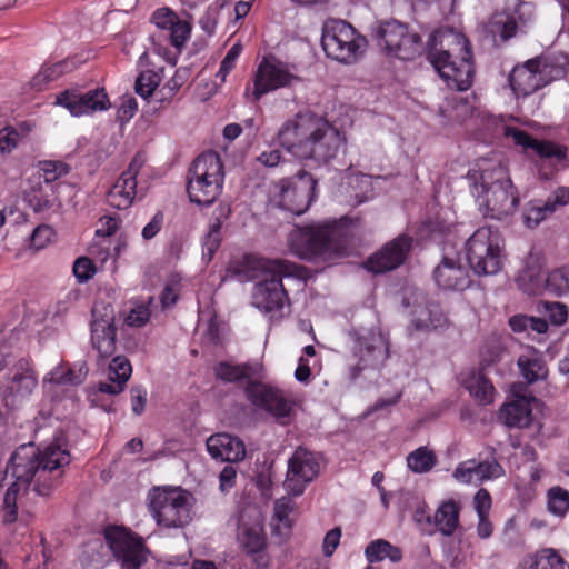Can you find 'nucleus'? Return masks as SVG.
<instances>
[{"label":"nucleus","mask_w":569,"mask_h":569,"mask_svg":"<svg viewBox=\"0 0 569 569\" xmlns=\"http://www.w3.org/2000/svg\"><path fill=\"white\" fill-rule=\"evenodd\" d=\"M536 21V6L525 0H508L502 10L492 14L491 30L505 41L526 33Z\"/></svg>","instance_id":"4468645a"},{"label":"nucleus","mask_w":569,"mask_h":569,"mask_svg":"<svg viewBox=\"0 0 569 569\" xmlns=\"http://www.w3.org/2000/svg\"><path fill=\"white\" fill-rule=\"evenodd\" d=\"M551 213L553 212L546 201L541 204H531L523 214L525 223L529 228H535Z\"/></svg>","instance_id":"bf43d9fd"},{"label":"nucleus","mask_w":569,"mask_h":569,"mask_svg":"<svg viewBox=\"0 0 569 569\" xmlns=\"http://www.w3.org/2000/svg\"><path fill=\"white\" fill-rule=\"evenodd\" d=\"M84 377L86 372L82 368L76 372L74 369H66L63 366H57L43 378V386H77L83 381Z\"/></svg>","instance_id":"49530a36"},{"label":"nucleus","mask_w":569,"mask_h":569,"mask_svg":"<svg viewBox=\"0 0 569 569\" xmlns=\"http://www.w3.org/2000/svg\"><path fill=\"white\" fill-rule=\"evenodd\" d=\"M69 166L62 161H41L39 168L29 179L38 180L41 183H48L58 190V183L56 182L59 178L69 173Z\"/></svg>","instance_id":"37998d69"},{"label":"nucleus","mask_w":569,"mask_h":569,"mask_svg":"<svg viewBox=\"0 0 569 569\" xmlns=\"http://www.w3.org/2000/svg\"><path fill=\"white\" fill-rule=\"evenodd\" d=\"M467 180L483 217L502 220L516 212L518 191L500 160L480 159L468 171Z\"/></svg>","instance_id":"f03ea898"},{"label":"nucleus","mask_w":569,"mask_h":569,"mask_svg":"<svg viewBox=\"0 0 569 569\" xmlns=\"http://www.w3.org/2000/svg\"><path fill=\"white\" fill-rule=\"evenodd\" d=\"M38 385L30 362H20L18 371L0 385V396L7 408H14L24 401Z\"/></svg>","instance_id":"aec40b11"},{"label":"nucleus","mask_w":569,"mask_h":569,"mask_svg":"<svg viewBox=\"0 0 569 569\" xmlns=\"http://www.w3.org/2000/svg\"><path fill=\"white\" fill-rule=\"evenodd\" d=\"M242 51L240 43H234L227 52L226 57L220 63V68L216 73V77L224 82L230 71L236 67V62Z\"/></svg>","instance_id":"052dcab7"},{"label":"nucleus","mask_w":569,"mask_h":569,"mask_svg":"<svg viewBox=\"0 0 569 569\" xmlns=\"http://www.w3.org/2000/svg\"><path fill=\"white\" fill-rule=\"evenodd\" d=\"M463 385L479 402L487 405L493 401L495 388L483 375L471 372L465 379Z\"/></svg>","instance_id":"79ce46f5"},{"label":"nucleus","mask_w":569,"mask_h":569,"mask_svg":"<svg viewBox=\"0 0 569 569\" xmlns=\"http://www.w3.org/2000/svg\"><path fill=\"white\" fill-rule=\"evenodd\" d=\"M237 537L248 553H257L264 548L263 519L256 506L244 507L240 511Z\"/></svg>","instance_id":"5701e85b"},{"label":"nucleus","mask_w":569,"mask_h":569,"mask_svg":"<svg viewBox=\"0 0 569 569\" xmlns=\"http://www.w3.org/2000/svg\"><path fill=\"white\" fill-rule=\"evenodd\" d=\"M320 465L313 452L299 447L288 460L283 487L291 496H300L319 475Z\"/></svg>","instance_id":"a211bd4d"},{"label":"nucleus","mask_w":569,"mask_h":569,"mask_svg":"<svg viewBox=\"0 0 569 569\" xmlns=\"http://www.w3.org/2000/svg\"><path fill=\"white\" fill-rule=\"evenodd\" d=\"M478 483L492 481L505 476V469L497 460V450L489 446L477 459Z\"/></svg>","instance_id":"4c0bfd02"},{"label":"nucleus","mask_w":569,"mask_h":569,"mask_svg":"<svg viewBox=\"0 0 569 569\" xmlns=\"http://www.w3.org/2000/svg\"><path fill=\"white\" fill-rule=\"evenodd\" d=\"M531 400L532 398L526 396L516 397L513 401L502 406L499 420L507 427H528L531 421Z\"/></svg>","instance_id":"f704fd0d"},{"label":"nucleus","mask_w":569,"mask_h":569,"mask_svg":"<svg viewBox=\"0 0 569 569\" xmlns=\"http://www.w3.org/2000/svg\"><path fill=\"white\" fill-rule=\"evenodd\" d=\"M71 70V62L63 60L54 63H44L40 71L32 78L31 87L41 91L49 82L57 80L63 73Z\"/></svg>","instance_id":"c03bdc74"},{"label":"nucleus","mask_w":569,"mask_h":569,"mask_svg":"<svg viewBox=\"0 0 569 569\" xmlns=\"http://www.w3.org/2000/svg\"><path fill=\"white\" fill-rule=\"evenodd\" d=\"M538 62L530 59L521 66H516L510 72L509 84L517 97H527L545 87L537 70Z\"/></svg>","instance_id":"c756f323"},{"label":"nucleus","mask_w":569,"mask_h":569,"mask_svg":"<svg viewBox=\"0 0 569 569\" xmlns=\"http://www.w3.org/2000/svg\"><path fill=\"white\" fill-rule=\"evenodd\" d=\"M447 321V317L438 303L427 300L422 295L415 298L409 330L429 331L445 327Z\"/></svg>","instance_id":"bb28decb"},{"label":"nucleus","mask_w":569,"mask_h":569,"mask_svg":"<svg viewBox=\"0 0 569 569\" xmlns=\"http://www.w3.org/2000/svg\"><path fill=\"white\" fill-rule=\"evenodd\" d=\"M56 232L48 224L38 226L30 236V246L34 250H41L53 241Z\"/></svg>","instance_id":"13d9d810"},{"label":"nucleus","mask_w":569,"mask_h":569,"mask_svg":"<svg viewBox=\"0 0 569 569\" xmlns=\"http://www.w3.org/2000/svg\"><path fill=\"white\" fill-rule=\"evenodd\" d=\"M54 103L67 109L72 117L92 116L111 108L110 99L103 88L66 89L56 96Z\"/></svg>","instance_id":"dca6fc26"},{"label":"nucleus","mask_w":569,"mask_h":569,"mask_svg":"<svg viewBox=\"0 0 569 569\" xmlns=\"http://www.w3.org/2000/svg\"><path fill=\"white\" fill-rule=\"evenodd\" d=\"M132 367L123 356L114 357L108 368V380L100 382L98 390L102 393L119 395L124 390L126 383L131 377Z\"/></svg>","instance_id":"72a5a7b5"},{"label":"nucleus","mask_w":569,"mask_h":569,"mask_svg":"<svg viewBox=\"0 0 569 569\" xmlns=\"http://www.w3.org/2000/svg\"><path fill=\"white\" fill-rule=\"evenodd\" d=\"M473 508L478 517L489 516L491 509V497L487 489L481 488L473 497Z\"/></svg>","instance_id":"774afa93"},{"label":"nucleus","mask_w":569,"mask_h":569,"mask_svg":"<svg viewBox=\"0 0 569 569\" xmlns=\"http://www.w3.org/2000/svg\"><path fill=\"white\" fill-rule=\"evenodd\" d=\"M502 133L507 139H511L516 146L521 147L525 152L531 151L539 158L555 163L566 159L567 149L560 144L533 139L525 131L511 126H503Z\"/></svg>","instance_id":"a878e982"},{"label":"nucleus","mask_w":569,"mask_h":569,"mask_svg":"<svg viewBox=\"0 0 569 569\" xmlns=\"http://www.w3.org/2000/svg\"><path fill=\"white\" fill-rule=\"evenodd\" d=\"M20 362H30L26 357H19L13 351L9 350L7 345L0 346V385L10 376L18 371Z\"/></svg>","instance_id":"864d4df0"},{"label":"nucleus","mask_w":569,"mask_h":569,"mask_svg":"<svg viewBox=\"0 0 569 569\" xmlns=\"http://www.w3.org/2000/svg\"><path fill=\"white\" fill-rule=\"evenodd\" d=\"M22 488L26 489L27 486L13 481L4 493L2 508L6 523H11L17 519V498Z\"/></svg>","instance_id":"6e6d98bb"},{"label":"nucleus","mask_w":569,"mask_h":569,"mask_svg":"<svg viewBox=\"0 0 569 569\" xmlns=\"http://www.w3.org/2000/svg\"><path fill=\"white\" fill-rule=\"evenodd\" d=\"M376 38L389 56L400 60H413L423 51L420 36L398 21L379 23L376 28Z\"/></svg>","instance_id":"f8f14e48"},{"label":"nucleus","mask_w":569,"mask_h":569,"mask_svg":"<svg viewBox=\"0 0 569 569\" xmlns=\"http://www.w3.org/2000/svg\"><path fill=\"white\" fill-rule=\"evenodd\" d=\"M352 360L348 366L349 378L356 380L366 370H376L389 357V338L380 329L353 331Z\"/></svg>","instance_id":"1a4fd4ad"},{"label":"nucleus","mask_w":569,"mask_h":569,"mask_svg":"<svg viewBox=\"0 0 569 569\" xmlns=\"http://www.w3.org/2000/svg\"><path fill=\"white\" fill-rule=\"evenodd\" d=\"M152 22L159 29V33L151 37L153 41L156 39L168 40L171 46L180 49L190 37V24L179 19L169 8L156 10L152 14Z\"/></svg>","instance_id":"393cba45"},{"label":"nucleus","mask_w":569,"mask_h":569,"mask_svg":"<svg viewBox=\"0 0 569 569\" xmlns=\"http://www.w3.org/2000/svg\"><path fill=\"white\" fill-rule=\"evenodd\" d=\"M316 186V180L307 172L298 173L293 179L281 180L279 207L296 216L305 213L315 199Z\"/></svg>","instance_id":"f3484780"},{"label":"nucleus","mask_w":569,"mask_h":569,"mask_svg":"<svg viewBox=\"0 0 569 569\" xmlns=\"http://www.w3.org/2000/svg\"><path fill=\"white\" fill-rule=\"evenodd\" d=\"M298 80L299 77L289 64L276 58H263L258 64L252 84L247 86L244 94L251 101L257 102L264 94L280 88L290 87Z\"/></svg>","instance_id":"ddd939ff"},{"label":"nucleus","mask_w":569,"mask_h":569,"mask_svg":"<svg viewBox=\"0 0 569 569\" xmlns=\"http://www.w3.org/2000/svg\"><path fill=\"white\" fill-rule=\"evenodd\" d=\"M505 240L497 228L480 227L466 241V258L478 276L496 274L502 267Z\"/></svg>","instance_id":"6e6552de"},{"label":"nucleus","mask_w":569,"mask_h":569,"mask_svg":"<svg viewBox=\"0 0 569 569\" xmlns=\"http://www.w3.org/2000/svg\"><path fill=\"white\" fill-rule=\"evenodd\" d=\"M117 328L110 307H103V313L98 306L92 308L91 345L100 358L111 357L116 351Z\"/></svg>","instance_id":"412c9836"},{"label":"nucleus","mask_w":569,"mask_h":569,"mask_svg":"<svg viewBox=\"0 0 569 569\" xmlns=\"http://www.w3.org/2000/svg\"><path fill=\"white\" fill-rule=\"evenodd\" d=\"M461 506L453 499L443 500L432 515V535L440 532L451 537L460 523Z\"/></svg>","instance_id":"2f4dec72"},{"label":"nucleus","mask_w":569,"mask_h":569,"mask_svg":"<svg viewBox=\"0 0 569 569\" xmlns=\"http://www.w3.org/2000/svg\"><path fill=\"white\" fill-rule=\"evenodd\" d=\"M411 244V239L405 234L395 238L367 260L366 269L372 273L397 269L407 259Z\"/></svg>","instance_id":"4be33fe9"},{"label":"nucleus","mask_w":569,"mask_h":569,"mask_svg":"<svg viewBox=\"0 0 569 569\" xmlns=\"http://www.w3.org/2000/svg\"><path fill=\"white\" fill-rule=\"evenodd\" d=\"M545 280L541 261L539 258L530 256L519 271L516 283L522 292L533 296L545 291Z\"/></svg>","instance_id":"473e14b6"},{"label":"nucleus","mask_w":569,"mask_h":569,"mask_svg":"<svg viewBox=\"0 0 569 569\" xmlns=\"http://www.w3.org/2000/svg\"><path fill=\"white\" fill-rule=\"evenodd\" d=\"M162 79L161 70H144L141 71L136 80V92L147 99L150 97L156 88L160 84Z\"/></svg>","instance_id":"5fc2aeb1"},{"label":"nucleus","mask_w":569,"mask_h":569,"mask_svg":"<svg viewBox=\"0 0 569 569\" xmlns=\"http://www.w3.org/2000/svg\"><path fill=\"white\" fill-rule=\"evenodd\" d=\"M321 46L327 57L350 64L361 57L367 41L348 22L330 20L323 26Z\"/></svg>","instance_id":"9d476101"},{"label":"nucleus","mask_w":569,"mask_h":569,"mask_svg":"<svg viewBox=\"0 0 569 569\" xmlns=\"http://www.w3.org/2000/svg\"><path fill=\"white\" fill-rule=\"evenodd\" d=\"M216 221L211 223L208 234L203 239V258L211 260L214 252L220 246V229L223 219H227L230 214V208L220 206L214 210Z\"/></svg>","instance_id":"a19ab883"},{"label":"nucleus","mask_w":569,"mask_h":569,"mask_svg":"<svg viewBox=\"0 0 569 569\" xmlns=\"http://www.w3.org/2000/svg\"><path fill=\"white\" fill-rule=\"evenodd\" d=\"M517 365L527 383L531 385L539 380H546L548 377V368L542 353L532 347L522 350Z\"/></svg>","instance_id":"c9c22d12"},{"label":"nucleus","mask_w":569,"mask_h":569,"mask_svg":"<svg viewBox=\"0 0 569 569\" xmlns=\"http://www.w3.org/2000/svg\"><path fill=\"white\" fill-rule=\"evenodd\" d=\"M19 146L18 136L13 130V126H6L0 129V153L9 154Z\"/></svg>","instance_id":"0e129e2a"},{"label":"nucleus","mask_w":569,"mask_h":569,"mask_svg":"<svg viewBox=\"0 0 569 569\" xmlns=\"http://www.w3.org/2000/svg\"><path fill=\"white\" fill-rule=\"evenodd\" d=\"M24 201L37 213L57 211L61 207L58 190L51 184L28 179V188L23 191Z\"/></svg>","instance_id":"c85d7f7f"},{"label":"nucleus","mask_w":569,"mask_h":569,"mask_svg":"<svg viewBox=\"0 0 569 569\" xmlns=\"http://www.w3.org/2000/svg\"><path fill=\"white\" fill-rule=\"evenodd\" d=\"M69 462V452L60 446L51 443L40 450L30 442L14 450L6 473L27 487L34 481L33 490L40 496H47L58 483L61 469Z\"/></svg>","instance_id":"7ed1b4c3"},{"label":"nucleus","mask_w":569,"mask_h":569,"mask_svg":"<svg viewBox=\"0 0 569 569\" xmlns=\"http://www.w3.org/2000/svg\"><path fill=\"white\" fill-rule=\"evenodd\" d=\"M259 367L257 365L243 363L232 365L230 362H219L214 367L217 378L224 382H238L257 376Z\"/></svg>","instance_id":"58836bf2"},{"label":"nucleus","mask_w":569,"mask_h":569,"mask_svg":"<svg viewBox=\"0 0 569 569\" xmlns=\"http://www.w3.org/2000/svg\"><path fill=\"white\" fill-rule=\"evenodd\" d=\"M191 496L180 488L154 489L149 509L159 526L181 528L191 520Z\"/></svg>","instance_id":"9b49d317"},{"label":"nucleus","mask_w":569,"mask_h":569,"mask_svg":"<svg viewBox=\"0 0 569 569\" xmlns=\"http://www.w3.org/2000/svg\"><path fill=\"white\" fill-rule=\"evenodd\" d=\"M545 291L562 297L569 292V268L560 267L550 271L545 280Z\"/></svg>","instance_id":"8fccbe9b"},{"label":"nucleus","mask_w":569,"mask_h":569,"mask_svg":"<svg viewBox=\"0 0 569 569\" xmlns=\"http://www.w3.org/2000/svg\"><path fill=\"white\" fill-rule=\"evenodd\" d=\"M548 511L557 517H565L569 511V492L568 490L556 486L547 492Z\"/></svg>","instance_id":"603ef678"},{"label":"nucleus","mask_w":569,"mask_h":569,"mask_svg":"<svg viewBox=\"0 0 569 569\" xmlns=\"http://www.w3.org/2000/svg\"><path fill=\"white\" fill-rule=\"evenodd\" d=\"M433 279L442 290L460 291L471 283L469 271L458 260L445 257L433 270Z\"/></svg>","instance_id":"cd10ccee"},{"label":"nucleus","mask_w":569,"mask_h":569,"mask_svg":"<svg viewBox=\"0 0 569 569\" xmlns=\"http://www.w3.org/2000/svg\"><path fill=\"white\" fill-rule=\"evenodd\" d=\"M207 449L212 458L229 462L241 461L246 456L243 442L229 433L210 436L207 440Z\"/></svg>","instance_id":"7c9ffc66"},{"label":"nucleus","mask_w":569,"mask_h":569,"mask_svg":"<svg viewBox=\"0 0 569 569\" xmlns=\"http://www.w3.org/2000/svg\"><path fill=\"white\" fill-rule=\"evenodd\" d=\"M348 218L339 221L296 227L288 237L290 252L303 260H331L348 253Z\"/></svg>","instance_id":"39448f33"},{"label":"nucleus","mask_w":569,"mask_h":569,"mask_svg":"<svg viewBox=\"0 0 569 569\" xmlns=\"http://www.w3.org/2000/svg\"><path fill=\"white\" fill-rule=\"evenodd\" d=\"M151 312L146 303H136L126 317V323L130 327H142L150 319Z\"/></svg>","instance_id":"e2e57ef3"},{"label":"nucleus","mask_w":569,"mask_h":569,"mask_svg":"<svg viewBox=\"0 0 569 569\" xmlns=\"http://www.w3.org/2000/svg\"><path fill=\"white\" fill-rule=\"evenodd\" d=\"M247 399L257 408L262 409L277 419L288 418L292 402L282 390L262 382H249L246 388Z\"/></svg>","instance_id":"6ab92c4d"},{"label":"nucleus","mask_w":569,"mask_h":569,"mask_svg":"<svg viewBox=\"0 0 569 569\" xmlns=\"http://www.w3.org/2000/svg\"><path fill=\"white\" fill-rule=\"evenodd\" d=\"M72 271L78 282L86 283L93 278L97 269L91 259L80 257L74 261Z\"/></svg>","instance_id":"680f3d73"},{"label":"nucleus","mask_w":569,"mask_h":569,"mask_svg":"<svg viewBox=\"0 0 569 569\" xmlns=\"http://www.w3.org/2000/svg\"><path fill=\"white\" fill-rule=\"evenodd\" d=\"M250 267L259 281L254 284L252 305L262 312L278 311L289 301L283 278L299 276V267L284 259L253 258Z\"/></svg>","instance_id":"423d86ee"},{"label":"nucleus","mask_w":569,"mask_h":569,"mask_svg":"<svg viewBox=\"0 0 569 569\" xmlns=\"http://www.w3.org/2000/svg\"><path fill=\"white\" fill-rule=\"evenodd\" d=\"M278 141L297 158L326 163L337 156L346 139L322 117L299 112L280 127Z\"/></svg>","instance_id":"f257e3e1"},{"label":"nucleus","mask_w":569,"mask_h":569,"mask_svg":"<svg viewBox=\"0 0 569 569\" xmlns=\"http://www.w3.org/2000/svg\"><path fill=\"white\" fill-rule=\"evenodd\" d=\"M549 320L556 325L561 326L567 321L568 309L561 302H547L545 305Z\"/></svg>","instance_id":"338daca9"},{"label":"nucleus","mask_w":569,"mask_h":569,"mask_svg":"<svg viewBox=\"0 0 569 569\" xmlns=\"http://www.w3.org/2000/svg\"><path fill=\"white\" fill-rule=\"evenodd\" d=\"M427 59L448 88L468 90L473 80V61L469 40L450 28L433 31L427 43Z\"/></svg>","instance_id":"20e7f679"},{"label":"nucleus","mask_w":569,"mask_h":569,"mask_svg":"<svg viewBox=\"0 0 569 569\" xmlns=\"http://www.w3.org/2000/svg\"><path fill=\"white\" fill-rule=\"evenodd\" d=\"M106 541L121 569H139L147 561V549L141 538L121 527H109Z\"/></svg>","instance_id":"2eb2a0df"},{"label":"nucleus","mask_w":569,"mask_h":569,"mask_svg":"<svg viewBox=\"0 0 569 569\" xmlns=\"http://www.w3.org/2000/svg\"><path fill=\"white\" fill-rule=\"evenodd\" d=\"M436 465L437 457L428 447H419L407 457V466L415 473H427Z\"/></svg>","instance_id":"de8ad7c7"},{"label":"nucleus","mask_w":569,"mask_h":569,"mask_svg":"<svg viewBox=\"0 0 569 569\" xmlns=\"http://www.w3.org/2000/svg\"><path fill=\"white\" fill-rule=\"evenodd\" d=\"M292 510L293 502L289 498L282 497L274 502L272 526L277 535H286L291 529L292 521L289 516Z\"/></svg>","instance_id":"09e8293b"},{"label":"nucleus","mask_w":569,"mask_h":569,"mask_svg":"<svg viewBox=\"0 0 569 569\" xmlns=\"http://www.w3.org/2000/svg\"><path fill=\"white\" fill-rule=\"evenodd\" d=\"M527 559L530 569H569V565L552 549H545Z\"/></svg>","instance_id":"3c124183"},{"label":"nucleus","mask_w":569,"mask_h":569,"mask_svg":"<svg viewBox=\"0 0 569 569\" xmlns=\"http://www.w3.org/2000/svg\"><path fill=\"white\" fill-rule=\"evenodd\" d=\"M365 555L370 563L381 561L386 558L390 559L392 562H398L402 558L401 550L383 539L371 541L366 547Z\"/></svg>","instance_id":"a18cd8bd"},{"label":"nucleus","mask_w":569,"mask_h":569,"mask_svg":"<svg viewBox=\"0 0 569 569\" xmlns=\"http://www.w3.org/2000/svg\"><path fill=\"white\" fill-rule=\"evenodd\" d=\"M224 167L216 151L199 154L188 171L187 192L199 206L212 204L222 192Z\"/></svg>","instance_id":"0eeeda50"},{"label":"nucleus","mask_w":569,"mask_h":569,"mask_svg":"<svg viewBox=\"0 0 569 569\" xmlns=\"http://www.w3.org/2000/svg\"><path fill=\"white\" fill-rule=\"evenodd\" d=\"M143 161L134 157L127 170H124L107 193V202L119 210L132 206L137 197V176L142 168Z\"/></svg>","instance_id":"b1692460"},{"label":"nucleus","mask_w":569,"mask_h":569,"mask_svg":"<svg viewBox=\"0 0 569 569\" xmlns=\"http://www.w3.org/2000/svg\"><path fill=\"white\" fill-rule=\"evenodd\" d=\"M473 107L465 98L451 93L445 100L442 113L447 123H461L472 116Z\"/></svg>","instance_id":"ea45409f"},{"label":"nucleus","mask_w":569,"mask_h":569,"mask_svg":"<svg viewBox=\"0 0 569 569\" xmlns=\"http://www.w3.org/2000/svg\"><path fill=\"white\" fill-rule=\"evenodd\" d=\"M533 60H538L537 70L543 86L551 81L563 78L567 73V67L569 64V58L563 52L549 53L541 57H537Z\"/></svg>","instance_id":"e433bc0d"},{"label":"nucleus","mask_w":569,"mask_h":569,"mask_svg":"<svg viewBox=\"0 0 569 569\" xmlns=\"http://www.w3.org/2000/svg\"><path fill=\"white\" fill-rule=\"evenodd\" d=\"M178 292L179 278L178 276H172L160 295V301L162 307L169 308L176 305V302L178 301Z\"/></svg>","instance_id":"69168bd1"},{"label":"nucleus","mask_w":569,"mask_h":569,"mask_svg":"<svg viewBox=\"0 0 569 569\" xmlns=\"http://www.w3.org/2000/svg\"><path fill=\"white\" fill-rule=\"evenodd\" d=\"M452 477L460 483H478L477 459H469L460 462L456 467Z\"/></svg>","instance_id":"4d7b16f0"}]
</instances>
